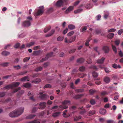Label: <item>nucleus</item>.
Returning <instances> with one entry per match:
<instances>
[{
  "label": "nucleus",
  "instance_id": "nucleus-34",
  "mask_svg": "<svg viewBox=\"0 0 123 123\" xmlns=\"http://www.w3.org/2000/svg\"><path fill=\"white\" fill-rule=\"evenodd\" d=\"M84 91V90L82 89H76L75 90V91L77 93L82 92Z\"/></svg>",
  "mask_w": 123,
  "mask_h": 123
},
{
  "label": "nucleus",
  "instance_id": "nucleus-64",
  "mask_svg": "<svg viewBox=\"0 0 123 123\" xmlns=\"http://www.w3.org/2000/svg\"><path fill=\"white\" fill-rule=\"evenodd\" d=\"M53 8H50L48 10V12L49 13H51L53 11Z\"/></svg>",
  "mask_w": 123,
  "mask_h": 123
},
{
  "label": "nucleus",
  "instance_id": "nucleus-10",
  "mask_svg": "<svg viewBox=\"0 0 123 123\" xmlns=\"http://www.w3.org/2000/svg\"><path fill=\"white\" fill-rule=\"evenodd\" d=\"M103 50L104 51L105 53H108L109 51V47L106 46H105L103 47Z\"/></svg>",
  "mask_w": 123,
  "mask_h": 123
},
{
  "label": "nucleus",
  "instance_id": "nucleus-8",
  "mask_svg": "<svg viewBox=\"0 0 123 123\" xmlns=\"http://www.w3.org/2000/svg\"><path fill=\"white\" fill-rule=\"evenodd\" d=\"M39 94L40 97L42 99L45 100L47 98V96L45 94H43L42 92H40Z\"/></svg>",
  "mask_w": 123,
  "mask_h": 123
},
{
  "label": "nucleus",
  "instance_id": "nucleus-4",
  "mask_svg": "<svg viewBox=\"0 0 123 123\" xmlns=\"http://www.w3.org/2000/svg\"><path fill=\"white\" fill-rule=\"evenodd\" d=\"M55 55V54L54 53L51 52L47 54L46 55V57L45 58H43L40 61L41 62H43L44 61H45V60H47L48 58L49 57L54 56Z\"/></svg>",
  "mask_w": 123,
  "mask_h": 123
},
{
  "label": "nucleus",
  "instance_id": "nucleus-13",
  "mask_svg": "<svg viewBox=\"0 0 123 123\" xmlns=\"http://www.w3.org/2000/svg\"><path fill=\"white\" fill-rule=\"evenodd\" d=\"M106 111L104 109H100L99 111V113L100 114L102 115H104L106 113Z\"/></svg>",
  "mask_w": 123,
  "mask_h": 123
},
{
  "label": "nucleus",
  "instance_id": "nucleus-20",
  "mask_svg": "<svg viewBox=\"0 0 123 123\" xmlns=\"http://www.w3.org/2000/svg\"><path fill=\"white\" fill-rule=\"evenodd\" d=\"M36 115H32L31 114L30 115L28 116H27L26 117V118L27 119H32L34 117H35L36 116Z\"/></svg>",
  "mask_w": 123,
  "mask_h": 123
},
{
  "label": "nucleus",
  "instance_id": "nucleus-44",
  "mask_svg": "<svg viewBox=\"0 0 123 123\" xmlns=\"http://www.w3.org/2000/svg\"><path fill=\"white\" fill-rule=\"evenodd\" d=\"M6 95L5 92H0V98L4 97Z\"/></svg>",
  "mask_w": 123,
  "mask_h": 123
},
{
  "label": "nucleus",
  "instance_id": "nucleus-33",
  "mask_svg": "<svg viewBox=\"0 0 123 123\" xmlns=\"http://www.w3.org/2000/svg\"><path fill=\"white\" fill-rule=\"evenodd\" d=\"M28 123H40V122L37 120H34L33 121L28 122Z\"/></svg>",
  "mask_w": 123,
  "mask_h": 123
},
{
  "label": "nucleus",
  "instance_id": "nucleus-37",
  "mask_svg": "<svg viewBox=\"0 0 123 123\" xmlns=\"http://www.w3.org/2000/svg\"><path fill=\"white\" fill-rule=\"evenodd\" d=\"M85 69V67L83 66H82L80 67L79 69V70L80 71L82 72L84 71Z\"/></svg>",
  "mask_w": 123,
  "mask_h": 123
},
{
  "label": "nucleus",
  "instance_id": "nucleus-28",
  "mask_svg": "<svg viewBox=\"0 0 123 123\" xmlns=\"http://www.w3.org/2000/svg\"><path fill=\"white\" fill-rule=\"evenodd\" d=\"M67 111V110H66L63 112V116L65 117H68L70 116V115L69 114L68 115L66 114V113Z\"/></svg>",
  "mask_w": 123,
  "mask_h": 123
},
{
  "label": "nucleus",
  "instance_id": "nucleus-52",
  "mask_svg": "<svg viewBox=\"0 0 123 123\" xmlns=\"http://www.w3.org/2000/svg\"><path fill=\"white\" fill-rule=\"evenodd\" d=\"M9 64V63L8 62H4L2 63L1 64V65L3 66L4 67H6L8 66Z\"/></svg>",
  "mask_w": 123,
  "mask_h": 123
},
{
  "label": "nucleus",
  "instance_id": "nucleus-12",
  "mask_svg": "<svg viewBox=\"0 0 123 123\" xmlns=\"http://www.w3.org/2000/svg\"><path fill=\"white\" fill-rule=\"evenodd\" d=\"M55 32V30L54 29L52 30L49 33V34L46 35V37H48L51 36L53 34H54Z\"/></svg>",
  "mask_w": 123,
  "mask_h": 123
},
{
  "label": "nucleus",
  "instance_id": "nucleus-50",
  "mask_svg": "<svg viewBox=\"0 0 123 123\" xmlns=\"http://www.w3.org/2000/svg\"><path fill=\"white\" fill-rule=\"evenodd\" d=\"M116 29L114 28H111L108 30V32H114L116 31Z\"/></svg>",
  "mask_w": 123,
  "mask_h": 123
},
{
  "label": "nucleus",
  "instance_id": "nucleus-15",
  "mask_svg": "<svg viewBox=\"0 0 123 123\" xmlns=\"http://www.w3.org/2000/svg\"><path fill=\"white\" fill-rule=\"evenodd\" d=\"M84 95L83 94H78L75 95L73 97V98L75 99H78L82 97Z\"/></svg>",
  "mask_w": 123,
  "mask_h": 123
},
{
  "label": "nucleus",
  "instance_id": "nucleus-3",
  "mask_svg": "<svg viewBox=\"0 0 123 123\" xmlns=\"http://www.w3.org/2000/svg\"><path fill=\"white\" fill-rule=\"evenodd\" d=\"M44 7L43 6L41 7L37 11V12L35 11L34 13V16H35L42 15L44 12Z\"/></svg>",
  "mask_w": 123,
  "mask_h": 123
},
{
  "label": "nucleus",
  "instance_id": "nucleus-11",
  "mask_svg": "<svg viewBox=\"0 0 123 123\" xmlns=\"http://www.w3.org/2000/svg\"><path fill=\"white\" fill-rule=\"evenodd\" d=\"M73 8L74 7L73 6H70L65 11V13H68L69 12L72 10L73 9Z\"/></svg>",
  "mask_w": 123,
  "mask_h": 123
},
{
  "label": "nucleus",
  "instance_id": "nucleus-40",
  "mask_svg": "<svg viewBox=\"0 0 123 123\" xmlns=\"http://www.w3.org/2000/svg\"><path fill=\"white\" fill-rule=\"evenodd\" d=\"M90 103L92 105H94L96 103L95 100L93 99H91L90 101Z\"/></svg>",
  "mask_w": 123,
  "mask_h": 123
},
{
  "label": "nucleus",
  "instance_id": "nucleus-16",
  "mask_svg": "<svg viewBox=\"0 0 123 123\" xmlns=\"http://www.w3.org/2000/svg\"><path fill=\"white\" fill-rule=\"evenodd\" d=\"M110 78L108 77H105L104 79V81L106 83H109L110 82Z\"/></svg>",
  "mask_w": 123,
  "mask_h": 123
},
{
  "label": "nucleus",
  "instance_id": "nucleus-24",
  "mask_svg": "<svg viewBox=\"0 0 123 123\" xmlns=\"http://www.w3.org/2000/svg\"><path fill=\"white\" fill-rule=\"evenodd\" d=\"M41 81V80L39 79H37L35 80L32 81V83L34 82L35 84H37L39 83Z\"/></svg>",
  "mask_w": 123,
  "mask_h": 123
},
{
  "label": "nucleus",
  "instance_id": "nucleus-38",
  "mask_svg": "<svg viewBox=\"0 0 123 123\" xmlns=\"http://www.w3.org/2000/svg\"><path fill=\"white\" fill-rule=\"evenodd\" d=\"M43 69V68L42 67L40 66L39 67H37V68L35 69V71H37L38 72L42 70Z\"/></svg>",
  "mask_w": 123,
  "mask_h": 123
},
{
  "label": "nucleus",
  "instance_id": "nucleus-54",
  "mask_svg": "<svg viewBox=\"0 0 123 123\" xmlns=\"http://www.w3.org/2000/svg\"><path fill=\"white\" fill-rule=\"evenodd\" d=\"M114 122L113 120H108L106 121V123H114Z\"/></svg>",
  "mask_w": 123,
  "mask_h": 123
},
{
  "label": "nucleus",
  "instance_id": "nucleus-48",
  "mask_svg": "<svg viewBox=\"0 0 123 123\" xmlns=\"http://www.w3.org/2000/svg\"><path fill=\"white\" fill-rule=\"evenodd\" d=\"M40 52V51H35L33 52V53L34 55H39Z\"/></svg>",
  "mask_w": 123,
  "mask_h": 123
},
{
  "label": "nucleus",
  "instance_id": "nucleus-53",
  "mask_svg": "<svg viewBox=\"0 0 123 123\" xmlns=\"http://www.w3.org/2000/svg\"><path fill=\"white\" fill-rule=\"evenodd\" d=\"M74 33V31H71L69 32L67 35L68 36H70L72 35Z\"/></svg>",
  "mask_w": 123,
  "mask_h": 123
},
{
  "label": "nucleus",
  "instance_id": "nucleus-19",
  "mask_svg": "<svg viewBox=\"0 0 123 123\" xmlns=\"http://www.w3.org/2000/svg\"><path fill=\"white\" fill-rule=\"evenodd\" d=\"M10 54V53L9 52L6 50L3 51L2 53V55L6 56L9 55Z\"/></svg>",
  "mask_w": 123,
  "mask_h": 123
},
{
  "label": "nucleus",
  "instance_id": "nucleus-36",
  "mask_svg": "<svg viewBox=\"0 0 123 123\" xmlns=\"http://www.w3.org/2000/svg\"><path fill=\"white\" fill-rule=\"evenodd\" d=\"M30 57H26L24 58L23 59V62H27L30 59Z\"/></svg>",
  "mask_w": 123,
  "mask_h": 123
},
{
  "label": "nucleus",
  "instance_id": "nucleus-45",
  "mask_svg": "<svg viewBox=\"0 0 123 123\" xmlns=\"http://www.w3.org/2000/svg\"><path fill=\"white\" fill-rule=\"evenodd\" d=\"M112 49L114 51L115 53H116L117 52V50L116 47L112 44Z\"/></svg>",
  "mask_w": 123,
  "mask_h": 123
},
{
  "label": "nucleus",
  "instance_id": "nucleus-47",
  "mask_svg": "<svg viewBox=\"0 0 123 123\" xmlns=\"http://www.w3.org/2000/svg\"><path fill=\"white\" fill-rule=\"evenodd\" d=\"M13 68L16 69L18 70L21 68V67L20 66L18 65L17 66H13Z\"/></svg>",
  "mask_w": 123,
  "mask_h": 123
},
{
  "label": "nucleus",
  "instance_id": "nucleus-14",
  "mask_svg": "<svg viewBox=\"0 0 123 123\" xmlns=\"http://www.w3.org/2000/svg\"><path fill=\"white\" fill-rule=\"evenodd\" d=\"M112 66L113 68L116 69L117 68H121V66L120 65H117V64L115 63L112 64Z\"/></svg>",
  "mask_w": 123,
  "mask_h": 123
},
{
  "label": "nucleus",
  "instance_id": "nucleus-17",
  "mask_svg": "<svg viewBox=\"0 0 123 123\" xmlns=\"http://www.w3.org/2000/svg\"><path fill=\"white\" fill-rule=\"evenodd\" d=\"M10 88H11L12 89H13L12 84L6 85L3 88L4 89H9Z\"/></svg>",
  "mask_w": 123,
  "mask_h": 123
},
{
  "label": "nucleus",
  "instance_id": "nucleus-51",
  "mask_svg": "<svg viewBox=\"0 0 123 123\" xmlns=\"http://www.w3.org/2000/svg\"><path fill=\"white\" fill-rule=\"evenodd\" d=\"M90 68L93 69L95 70H97L98 69V68H97L94 65L90 67Z\"/></svg>",
  "mask_w": 123,
  "mask_h": 123
},
{
  "label": "nucleus",
  "instance_id": "nucleus-41",
  "mask_svg": "<svg viewBox=\"0 0 123 123\" xmlns=\"http://www.w3.org/2000/svg\"><path fill=\"white\" fill-rule=\"evenodd\" d=\"M81 117L80 116H79V117H76L74 118V120L75 121H77L80 119H81Z\"/></svg>",
  "mask_w": 123,
  "mask_h": 123
},
{
  "label": "nucleus",
  "instance_id": "nucleus-42",
  "mask_svg": "<svg viewBox=\"0 0 123 123\" xmlns=\"http://www.w3.org/2000/svg\"><path fill=\"white\" fill-rule=\"evenodd\" d=\"M92 75L94 77H96L98 75V74L95 72H93L92 73Z\"/></svg>",
  "mask_w": 123,
  "mask_h": 123
},
{
  "label": "nucleus",
  "instance_id": "nucleus-2",
  "mask_svg": "<svg viewBox=\"0 0 123 123\" xmlns=\"http://www.w3.org/2000/svg\"><path fill=\"white\" fill-rule=\"evenodd\" d=\"M28 20L26 21L22 22V25L24 27H29L31 25V21L32 20V18L31 16H29L27 18Z\"/></svg>",
  "mask_w": 123,
  "mask_h": 123
},
{
  "label": "nucleus",
  "instance_id": "nucleus-55",
  "mask_svg": "<svg viewBox=\"0 0 123 123\" xmlns=\"http://www.w3.org/2000/svg\"><path fill=\"white\" fill-rule=\"evenodd\" d=\"M123 32V30L121 29L119 30L118 31V34L119 35H120Z\"/></svg>",
  "mask_w": 123,
  "mask_h": 123
},
{
  "label": "nucleus",
  "instance_id": "nucleus-39",
  "mask_svg": "<svg viewBox=\"0 0 123 123\" xmlns=\"http://www.w3.org/2000/svg\"><path fill=\"white\" fill-rule=\"evenodd\" d=\"M87 29V27L86 26H84V27L81 29V28L80 29V32H83L86 30Z\"/></svg>",
  "mask_w": 123,
  "mask_h": 123
},
{
  "label": "nucleus",
  "instance_id": "nucleus-58",
  "mask_svg": "<svg viewBox=\"0 0 123 123\" xmlns=\"http://www.w3.org/2000/svg\"><path fill=\"white\" fill-rule=\"evenodd\" d=\"M98 47H95L93 48L94 50L96 52L98 53V54H99V53L98 51Z\"/></svg>",
  "mask_w": 123,
  "mask_h": 123
},
{
  "label": "nucleus",
  "instance_id": "nucleus-56",
  "mask_svg": "<svg viewBox=\"0 0 123 123\" xmlns=\"http://www.w3.org/2000/svg\"><path fill=\"white\" fill-rule=\"evenodd\" d=\"M51 86L49 84H47L45 85V86L44 87V88H51Z\"/></svg>",
  "mask_w": 123,
  "mask_h": 123
},
{
  "label": "nucleus",
  "instance_id": "nucleus-18",
  "mask_svg": "<svg viewBox=\"0 0 123 123\" xmlns=\"http://www.w3.org/2000/svg\"><path fill=\"white\" fill-rule=\"evenodd\" d=\"M20 84V83L19 82H14L12 84V89H13L14 87H16L18 86Z\"/></svg>",
  "mask_w": 123,
  "mask_h": 123
},
{
  "label": "nucleus",
  "instance_id": "nucleus-25",
  "mask_svg": "<svg viewBox=\"0 0 123 123\" xmlns=\"http://www.w3.org/2000/svg\"><path fill=\"white\" fill-rule=\"evenodd\" d=\"M114 34L111 33H110L108 35L107 37L110 39H111L114 36Z\"/></svg>",
  "mask_w": 123,
  "mask_h": 123
},
{
  "label": "nucleus",
  "instance_id": "nucleus-61",
  "mask_svg": "<svg viewBox=\"0 0 123 123\" xmlns=\"http://www.w3.org/2000/svg\"><path fill=\"white\" fill-rule=\"evenodd\" d=\"M105 72L107 73H109L111 72L109 69L107 68H105Z\"/></svg>",
  "mask_w": 123,
  "mask_h": 123
},
{
  "label": "nucleus",
  "instance_id": "nucleus-6",
  "mask_svg": "<svg viewBox=\"0 0 123 123\" xmlns=\"http://www.w3.org/2000/svg\"><path fill=\"white\" fill-rule=\"evenodd\" d=\"M76 38V36H75L73 37H72L70 38V40H68L67 38H66L65 39V42L66 43H71L74 41Z\"/></svg>",
  "mask_w": 123,
  "mask_h": 123
},
{
  "label": "nucleus",
  "instance_id": "nucleus-30",
  "mask_svg": "<svg viewBox=\"0 0 123 123\" xmlns=\"http://www.w3.org/2000/svg\"><path fill=\"white\" fill-rule=\"evenodd\" d=\"M95 113V111L94 110L90 111L89 112V116L93 115Z\"/></svg>",
  "mask_w": 123,
  "mask_h": 123
},
{
  "label": "nucleus",
  "instance_id": "nucleus-49",
  "mask_svg": "<svg viewBox=\"0 0 123 123\" xmlns=\"http://www.w3.org/2000/svg\"><path fill=\"white\" fill-rule=\"evenodd\" d=\"M59 107L60 108L64 109L68 108V106H66V105H60L59 106Z\"/></svg>",
  "mask_w": 123,
  "mask_h": 123
},
{
  "label": "nucleus",
  "instance_id": "nucleus-46",
  "mask_svg": "<svg viewBox=\"0 0 123 123\" xmlns=\"http://www.w3.org/2000/svg\"><path fill=\"white\" fill-rule=\"evenodd\" d=\"M64 37L62 36H59L57 38V40L59 41H62Z\"/></svg>",
  "mask_w": 123,
  "mask_h": 123
},
{
  "label": "nucleus",
  "instance_id": "nucleus-43",
  "mask_svg": "<svg viewBox=\"0 0 123 123\" xmlns=\"http://www.w3.org/2000/svg\"><path fill=\"white\" fill-rule=\"evenodd\" d=\"M96 91L95 89H91L89 90V92L91 94H93Z\"/></svg>",
  "mask_w": 123,
  "mask_h": 123
},
{
  "label": "nucleus",
  "instance_id": "nucleus-57",
  "mask_svg": "<svg viewBox=\"0 0 123 123\" xmlns=\"http://www.w3.org/2000/svg\"><path fill=\"white\" fill-rule=\"evenodd\" d=\"M99 121L101 123L104 122L105 120V119L104 118H100L99 119Z\"/></svg>",
  "mask_w": 123,
  "mask_h": 123
},
{
  "label": "nucleus",
  "instance_id": "nucleus-63",
  "mask_svg": "<svg viewBox=\"0 0 123 123\" xmlns=\"http://www.w3.org/2000/svg\"><path fill=\"white\" fill-rule=\"evenodd\" d=\"M118 55H119L121 57L123 56V53L121 50L118 53Z\"/></svg>",
  "mask_w": 123,
  "mask_h": 123
},
{
  "label": "nucleus",
  "instance_id": "nucleus-32",
  "mask_svg": "<svg viewBox=\"0 0 123 123\" xmlns=\"http://www.w3.org/2000/svg\"><path fill=\"white\" fill-rule=\"evenodd\" d=\"M31 85V84L28 83H26L24 84L23 86L26 88H29L30 87Z\"/></svg>",
  "mask_w": 123,
  "mask_h": 123
},
{
  "label": "nucleus",
  "instance_id": "nucleus-9",
  "mask_svg": "<svg viewBox=\"0 0 123 123\" xmlns=\"http://www.w3.org/2000/svg\"><path fill=\"white\" fill-rule=\"evenodd\" d=\"M105 58L104 57H102L101 59H98L97 60V63L98 64H102L103 63L104 60Z\"/></svg>",
  "mask_w": 123,
  "mask_h": 123
},
{
  "label": "nucleus",
  "instance_id": "nucleus-60",
  "mask_svg": "<svg viewBox=\"0 0 123 123\" xmlns=\"http://www.w3.org/2000/svg\"><path fill=\"white\" fill-rule=\"evenodd\" d=\"M49 64V62H46L44 63L43 65V66L44 68H46L47 66H48Z\"/></svg>",
  "mask_w": 123,
  "mask_h": 123
},
{
  "label": "nucleus",
  "instance_id": "nucleus-22",
  "mask_svg": "<svg viewBox=\"0 0 123 123\" xmlns=\"http://www.w3.org/2000/svg\"><path fill=\"white\" fill-rule=\"evenodd\" d=\"M84 61V59L82 58L78 59L77 60V62L79 63H82Z\"/></svg>",
  "mask_w": 123,
  "mask_h": 123
},
{
  "label": "nucleus",
  "instance_id": "nucleus-31",
  "mask_svg": "<svg viewBox=\"0 0 123 123\" xmlns=\"http://www.w3.org/2000/svg\"><path fill=\"white\" fill-rule=\"evenodd\" d=\"M70 101L69 100H65L63 101L62 104L63 105H66L70 103Z\"/></svg>",
  "mask_w": 123,
  "mask_h": 123
},
{
  "label": "nucleus",
  "instance_id": "nucleus-7",
  "mask_svg": "<svg viewBox=\"0 0 123 123\" xmlns=\"http://www.w3.org/2000/svg\"><path fill=\"white\" fill-rule=\"evenodd\" d=\"M39 105L40 107H38V109H39L43 110L46 107V103L45 102H43L40 103Z\"/></svg>",
  "mask_w": 123,
  "mask_h": 123
},
{
  "label": "nucleus",
  "instance_id": "nucleus-21",
  "mask_svg": "<svg viewBox=\"0 0 123 123\" xmlns=\"http://www.w3.org/2000/svg\"><path fill=\"white\" fill-rule=\"evenodd\" d=\"M101 31L100 29H97L95 30V33L96 34L98 35L101 33Z\"/></svg>",
  "mask_w": 123,
  "mask_h": 123
},
{
  "label": "nucleus",
  "instance_id": "nucleus-1",
  "mask_svg": "<svg viewBox=\"0 0 123 123\" xmlns=\"http://www.w3.org/2000/svg\"><path fill=\"white\" fill-rule=\"evenodd\" d=\"M24 110V108L23 107L19 108L17 110L14 111L10 113L9 116L12 117H18L22 113Z\"/></svg>",
  "mask_w": 123,
  "mask_h": 123
},
{
  "label": "nucleus",
  "instance_id": "nucleus-62",
  "mask_svg": "<svg viewBox=\"0 0 123 123\" xmlns=\"http://www.w3.org/2000/svg\"><path fill=\"white\" fill-rule=\"evenodd\" d=\"M120 42V40H116L115 41V43L116 45H118Z\"/></svg>",
  "mask_w": 123,
  "mask_h": 123
},
{
  "label": "nucleus",
  "instance_id": "nucleus-27",
  "mask_svg": "<svg viewBox=\"0 0 123 123\" xmlns=\"http://www.w3.org/2000/svg\"><path fill=\"white\" fill-rule=\"evenodd\" d=\"M26 80L28 81L29 80V79L28 76H25L22 78L21 79V80L22 81H24Z\"/></svg>",
  "mask_w": 123,
  "mask_h": 123
},
{
  "label": "nucleus",
  "instance_id": "nucleus-26",
  "mask_svg": "<svg viewBox=\"0 0 123 123\" xmlns=\"http://www.w3.org/2000/svg\"><path fill=\"white\" fill-rule=\"evenodd\" d=\"M68 27L70 30H73L75 28V27L73 25L70 24L68 25Z\"/></svg>",
  "mask_w": 123,
  "mask_h": 123
},
{
  "label": "nucleus",
  "instance_id": "nucleus-23",
  "mask_svg": "<svg viewBox=\"0 0 123 123\" xmlns=\"http://www.w3.org/2000/svg\"><path fill=\"white\" fill-rule=\"evenodd\" d=\"M60 114V112H56L53 114L52 116L54 117H56L59 116Z\"/></svg>",
  "mask_w": 123,
  "mask_h": 123
},
{
  "label": "nucleus",
  "instance_id": "nucleus-35",
  "mask_svg": "<svg viewBox=\"0 0 123 123\" xmlns=\"http://www.w3.org/2000/svg\"><path fill=\"white\" fill-rule=\"evenodd\" d=\"M83 9H78L77 10H75L74 11V13H79L80 12L82 11Z\"/></svg>",
  "mask_w": 123,
  "mask_h": 123
},
{
  "label": "nucleus",
  "instance_id": "nucleus-59",
  "mask_svg": "<svg viewBox=\"0 0 123 123\" xmlns=\"http://www.w3.org/2000/svg\"><path fill=\"white\" fill-rule=\"evenodd\" d=\"M76 107L75 106H72L70 108V109L72 111L74 110L76 108Z\"/></svg>",
  "mask_w": 123,
  "mask_h": 123
},
{
  "label": "nucleus",
  "instance_id": "nucleus-29",
  "mask_svg": "<svg viewBox=\"0 0 123 123\" xmlns=\"http://www.w3.org/2000/svg\"><path fill=\"white\" fill-rule=\"evenodd\" d=\"M51 28L50 26L47 27L45 28L44 30V33H46L49 31Z\"/></svg>",
  "mask_w": 123,
  "mask_h": 123
},
{
  "label": "nucleus",
  "instance_id": "nucleus-5",
  "mask_svg": "<svg viewBox=\"0 0 123 123\" xmlns=\"http://www.w3.org/2000/svg\"><path fill=\"white\" fill-rule=\"evenodd\" d=\"M66 2L65 0H60L57 1L56 5L57 6L60 7L66 4Z\"/></svg>",
  "mask_w": 123,
  "mask_h": 123
}]
</instances>
